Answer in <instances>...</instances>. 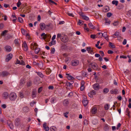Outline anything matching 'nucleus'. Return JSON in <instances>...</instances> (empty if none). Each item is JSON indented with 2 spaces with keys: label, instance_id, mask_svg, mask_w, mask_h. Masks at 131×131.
Returning <instances> with one entry per match:
<instances>
[{
  "label": "nucleus",
  "instance_id": "1",
  "mask_svg": "<svg viewBox=\"0 0 131 131\" xmlns=\"http://www.w3.org/2000/svg\"><path fill=\"white\" fill-rule=\"evenodd\" d=\"M17 97L16 94L14 92L11 93L9 95V99L12 101H15Z\"/></svg>",
  "mask_w": 131,
  "mask_h": 131
},
{
  "label": "nucleus",
  "instance_id": "2",
  "mask_svg": "<svg viewBox=\"0 0 131 131\" xmlns=\"http://www.w3.org/2000/svg\"><path fill=\"white\" fill-rule=\"evenodd\" d=\"M79 61L77 60H73L71 62V64L73 66H77L79 64Z\"/></svg>",
  "mask_w": 131,
  "mask_h": 131
},
{
  "label": "nucleus",
  "instance_id": "3",
  "mask_svg": "<svg viewBox=\"0 0 131 131\" xmlns=\"http://www.w3.org/2000/svg\"><path fill=\"white\" fill-rule=\"evenodd\" d=\"M79 14L81 16L83 19L85 20H89V18L87 16L84 15L83 13H80V14L79 13Z\"/></svg>",
  "mask_w": 131,
  "mask_h": 131
},
{
  "label": "nucleus",
  "instance_id": "4",
  "mask_svg": "<svg viewBox=\"0 0 131 131\" xmlns=\"http://www.w3.org/2000/svg\"><path fill=\"white\" fill-rule=\"evenodd\" d=\"M86 50L89 53L92 54H94V52H93V49L91 47H87Z\"/></svg>",
  "mask_w": 131,
  "mask_h": 131
},
{
  "label": "nucleus",
  "instance_id": "5",
  "mask_svg": "<svg viewBox=\"0 0 131 131\" xmlns=\"http://www.w3.org/2000/svg\"><path fill=\"white\" fill-rule=\"evenodd\" d=\"M12 57L13 55L11 53L7 55L5 59L6 61V62H8L12 58Z\"/></svg>",
  "mask_w": 131,
  "mask_h": 131
},
{
  "label": "nucleus",
  "instance_id": "6",
  "mask_svg": "<svg viewBox=\"0 0 131 131\" xmlns=\"http://www.w3.org/2000/svg\"><path fill=\"white\" fill-rule=\"evenodd\" d=\"M9 74V73L7 71H3L2 72L1 75L3 77L8 76Z\"/></svg>",
  "mask_w": 131,
  "mask_h": 131
},
{
  "label": "nucleus",
  "instance_id": "7",
  "mask_svg": "<svg viewBox=\"0 0 131 131\" xmlns=\"http://www.w3.org/2000/svg\"><path fill=\"white\" fill-rule=\"evenodd\" d=\"M22 47H24L25 48L24 49V51H26L28 50V48L26 42L24 41L22 44Z\"/></svg>",
  "mask_w": 131,
  "mask_h": 131
},
{
  "label": "nucleus",
  "instance_id": "8",
  "mask_svg": "<svg viewBox=\"0 0 131 131\" xmlns=\"http://www.w3.org/2000/svg\"><path fill=\"white\" fill-rule=\"evenodd\" d=\"M110 92L111 94H117L118 93V91L117 89H115L111 90L110 91Z\"/></svg>",
  "mask_w": 131,
  "mask_h": 131
},
{
  "label": "nucleus",
  "instance_id": "9",
  "mask_svg": "<svg viewBox=\"0 0 131 131\" xmlns=\"http://www.w3.org/2000/svg\"><path fill=\"white\" fill-rule=\"evenodd\" d=\"M93 87L94 89L96 90H98L100 88L99 84L98 83H95L94 84Z\"/></svg>",
  "mask_w": 131,
  "mask_h": 131
},
{
  "label": "nucleus",
  "instance_id": "10",
  "mask_svg": "<svg viewBox=\"0 0 131 131\" xmlns=\"http://www.w3.org/2000/svg\"><path fill=\"white\" fill-rule=\"evenodd\" d=\"M20 119L18 118H17L15 119V124L16 126H18L20 125Z\"/></svg>",
  "mask_w": 131,
  "mask_h": 131
},
{
  "label": "nucleus",
  "instance_id": "11",
  "mask_svg": "<svg viewBox=\"0 0 131 131\" xmlns=\"http://www.w3.org/2000/svg\"><path fill=\"white\" fill-rule=\"evenodd\" d=\"M5 51L7 52H10L12 50L11 47L9 46H6L5 47Z\"/></svg>",
  "mask_w": 131,
  "mask_h": 131
},
{
  "label": "nucleus",
  "instance_id": "12",
  "mask_svg": "<svg viewBox=\"0 0 131 131\" xmlns=\"http://www.w3.org/2000/svg\"><path fill=\"white\" fill-rule=\"evenodd\" d=\"M8 97V94L6 92H4L3 94V97L4 99H7Z\"/></svg>",
  "mask_w": 131,
  "mask_h": 131
},
{
  "label": "nucleus",
  "instance_id": "13",
  "mask_svg": "<svg viewBox=\"0 0 131 131\" xmlns=\"http://www.w3.org/2000/svg\"><path fill=\"white\" fill-rule=\"evenodd\" d=\"M85 83L84 81H82L81 83L80 90L81 91H83L84 89V85Z\"/></svg>",
  "mask_w": 131,
  "mask_h": 131
},
{
  "label": "nucleus",
  "instance_id": "14",
  "mask_svg": "<svg viewBox=\"0 0 131 131\" xmlns=\"http://www.w3.org/2000/svg\"><path fill=\"white\" fill-rule=\"evenodd\" d=\"M69 100L68 99H65L63 101V104L65 106H67L69 104Z\"/></svg>",
  "mask_w": 131,
  "mask_h": 131
},
{
  "label": "nucleus",
  "instance_id": "15",
  "mask_svg": "<svg viewBox=\"0 0 131 131\" xmlns=\"http://www.w3.org/2000/svg\"><path fill=\"white\" fill-rule=\"evenodd\" d=\"M40 26L41 29L42 30H44L45 28V25L43 23H41L40 24Z\"/></svg>",
  "mask_w": 131,
  "mask_h": 131
},
{
  "label": "nucleus",
  "instance_id": "16",
  "mask_svg": "<svg viewBox=\"0 0 131 131\" xmlns=\"http://www.w3.org/2000/svg\"><path fill=\"white\" fill-rule=\"evenodd\" d=\"M46 123H45L43 124V126L45 130L46 131H48L49 130V127L48 126L46 127Z\"/></svg>",
  "mask_w": 131,
  "mask_h": 131
},
{
  "label": "nucleus",
  "instance_id": "17",
  "mask_svg": "<svg viewBox=\"0 0 131 131\" xmlns=\"http://www.w3.org/2000/svg\"><path fill=\"white\" fill-rule=\"evenodd\" d=\"M60 38L61 40L63 42H65L63 40V38H61V34H58L57 35V39L58 40L59 38Z\"/></svg>",
  "mask_w": 131,
  "mask_h": 131
},
{
  "label": "nucleus",
  "instance_id": "18",
  "mask_svg": "<svg viewBox=\"0 0 131 131\" xmlns=\"http://www.w3.org/2000/svg\"><path fill=\"white\" fill-rule=\"evenodd\" d=\"M97 109L96 107H93L92 109L91 112L93 114H95L97 113Z\"/></svg>",
  "mask_w": 131,
  "mask_h": 131
},
{
  "label": "nucleus",
  "instance_id": "19",
  "mask_svg": "<svg viewBox=\"0 0 131 131\" xmlns=\"http://www.w3.org/2000/svg\"><path fill=\"white\" fill-rule=\"evenodd\" d=\"M74 83V82L73 81H71L70 82H67L66 83V84L68 86H69L70 87H72V84Z\"/></svg>",
  "mask_w": 131,
  "mask_h": 131
},
{
  "label": "nucleus",
  "instance_id": "20",
  "mask_svg": "<svg viewBox=\"0 0 131 131\" xmlns=\"http://www.w3.org/2000/svg\"><path fill=\"white\" fill-rule=\"evenodd\" d=\"M88 25L89 27L91 29H95V26L93 25L92 24L91 22L88 24Z\"/></svg>",
  "mask_w": 131,
  "mask_h": 131
},
{
  "label": "nucleus",
  "instance_id": "21",
  "mask_svg": "<svg viewBox=\"0 0 131 131\" xmlns=\"http://www.w3.org/2000/svg\"><path fill=\"white\" fill-rule=\"evenodd\" d=\"M92 68L94 70L97 69L98 66L97 64L96 63H94L92 65Z\"/></svg>",
  "mask_w": 131,
  "mask_h": 131
},
{
  "label": "nucleus",
  "instance_id": "22",
  "mask_svg": "<svg viewBox=\"0 0 131 131\" xmlns=\"http://www.w3.org/2000/svg\"><path fill=\"white\" fill-rule=\"evenodd\" d=\"M12 37V36L11 35L7 34L5 37L4 39L5 40H7L9 39Z\"/></svg>",
  "mask_w": 131,
  "mask_h": 131
},
{
  "label": "nucleus",
  "instance_id": "23",
  "mask_svg": "<svg viewBox=\"0 0 131 131\" xmlns=\"http://www.w3.org/2000/svg\"><path fill=\"white\" fill-rule=\"evenodd\" d=\"M113 35L116 36L117 38H121V34L118 32H115Z\"/></svg>",
  "mask_w": 131,
  "mask_h": 131
},
{
  "label": "nucleus",
  "instance_id": "24",
  "mask_svg": "<svg viewBox=\"0 0 131 131\" xmlns=\"http://www.w3.org/2000/svg\"><path fill=\"white\" fill-rule=\"evenodd\" d=\"M46 71V74L47 75L49 74L51 72V70L50 68H47Z\"/></svg>",
  "mask_w": 131,
  "mask_h": 131
},
{
  "label": "nucleus",
  "instance_id": "25",
  "mask_svg": "<svg viewBox=\"0 0 131 131\" xmlns=\"http://www.w3.org/2000/svg\"><path fill=\"white\" fill-rule=\"evenodd\" d=\"M56 97H53L51 99V102L52 103H54L56 101Z\"/></svg>",
  "mask_w": 131,
  "mask_h": 131
},
{
  "label": "nucleus",
  "instance_id": "26",
  "mask_svg": "<svg viewBox=\"0 0 131 131\" xmlns=\"http://www.w3.org/2000/svg\"><path fill=\"white\" fill-rule=\"evenodd\" d=\"M88 101L87 100H83L82 101L83 105L84 106H86L88 103Z\"/></svg>",
  "mask_w": 131,
  "mask_h": 131
},
{
  "label": "nucleus",
  "instance_id": "27",
  "mask_svg": "<svg viewBox=\"0 0 131 131\" xmlns=\"http://www.w3.org/2000/svg\"><path fill=\"white\" fill-rule=\"evenodd\" d=\"M109 46L110 47L112 48H115V45L110 42H109Z\"/></svg>",
  "mask_w": 131,
  "mask_h": 131
},
{
  "label": "nucleus",
  "instance_id": "28",
  "mask_svg": "<svg viewBox=\"0 0 131 131\" xmlns=\"http://www.w3.org/2000/svg\"><path fill=\"white\" fill-rule=\"evenodd\" d=\"M82 75L84 77H86L87 75V74L86 73L83 71H82L81 72Z\"/></svg>",
  "mask_w": 131,
  "mask_h": 131
},
{
  "label": "nucleus",
  "instance_id": "29",
  "mask_svg": "<svg viewBox=\"0 0 131 131\" xmlns=\"http://www.w3.org/2000/svg\"><path fill=\"white\" fill-rule=\"evenodd\" d=\"M105 23L107 24H110L111 23V21L109 19L107 18H106L105 19Z\"/></svg>",
  "mask_w": 131,
  "mask_h": 131
},
{
  "label": "nucleus",
  "instance_id": "30",
  "mask_svg": "<svg viewBox=\"0 0 131 131\" xmlns=\"http://www.w3.org/2000/svg\"><path fill=\"white\" fill-rule=\"evenodd\" d=\"M23 111L25 112H27L28 111V109L27 107H25L23 108Z\"/></svg>",
  "mask_w": 131,
  "mask_h": 131
},
{
  "label": "nucleus",
  "instance_id": "31",
  "mask_svg": "<svg viewBox=\"0 0 131 131\" xmlns=\"http://www.w3.org/2000/svg\"><path fill=\"white\" fill-rule=\"evenodd\" d=\"M112 3L113 4L117 6L118 5V2L117 1L114 0L112 1Z\"/></svg>",
  "mask_w": 131,
  "mask_h": 131
},
{
  "label": "nucleus",
  "instance_id": "32",
  "mask_svg": "<svg viewBox=\"0 0 131 131\" xmlns=\"http://www.w3.org/2000/svg\"><path fill=\"white\" fill-rule=\"evenodd\" d=\"M8 31V30H4L3 31L2 34H1V35L2 36H4L6 34H7Z\"/></svg>",
  "mask_w": 131,
  "mask_h": 131
},
{
  "label": "nucleus",
  "instance_id": "33",
  "mask_svg": "<svg viewBox=\"0 0 131 131\" xmlns=\"http://www.w3.org/2000/svg\"><path fill=\"white\" fill-rule=\"evenodd\" d=\"M41 36H43L42 38L44 39H45L46 37H47V35L46 34L44 33H43L41 35Z\"/></svg>",
  "mask_w": 131,
  "mask_h": 131
},
{
  "label": "nucleus",
  "instance_id": "34",
  "mask_svg": "<svg viewBox=\"0 0 131 131\" xmlns=\"http://www.w3.org/2000/svg\"><path fill=\"white\" fill-rule=\"evenodd\" d=\"M40 50V49L39 48L37 47H36L35 50V53L36 54H38V53L39 51Z\"/></svg>",
  "mask_w": 131,
  "mask_h": 131
},
{
  "label": "nucleus",
  "instance_id": "35",
  "mask_svg": "<svg viewBox=\"0 0 131 131\" xmlns=\"http://www.w3.org/2000/svg\"><path fill=\"white\" fill-rule=\"evenodd\" d=\"M37 73L39 76L41 78H43V75L42 74V73L41 72H37Z\"/></svg>",
  "mask_w": 131,
  "mask_h": 131
},
{
  "label": "nucleus",
  "instance_id": "36",
  "mask_svg": "<svg viewBox=\"0 0 131 131\" xmlns=\"http://www.w3.org/2000/svg\"><path fill=\"white\" fill-rule=\"evenodd\" d=\"M109 90L107 88H104L103 90V92L105 93H107L109 91Z\"/></svg>",
  "mask_w": 131,
  "mask_h": 131
},
{
  "label": "nucleus",
  "instance_id": "37",
  "mask_svg": "<svg viewBox=\"0 0 131 131\" xmlns=\"http://www.w3.org/2000/svg\"><path fill=\"white\" fill-rule=\"evenodd\" d=\"M18 21L21 23H22L23 22V19L20 17H18Z\"/></svg>",
  "mask_w": 131,
  "mask_h": 131
},
{
  "label": "nucleus",
  "instance_id": "38",
  "mask_svg": "<svg viewBox=\"0 0 131 131\" xmlns=\"http://www.w3.org/2000/svg\"><path fill=\"white\" fill-rule=\"evenodd\" d=\"M68 79L69 80H73L74 79V78L71 75H68L67 77Z\"/></svg>",
  "mask_w": 131,
  "mask_h": 131
},
{
  "label": "nucleus",
  "instance_id": "39",
  "mask_svg": "<svg viewBox=\"0 0 131 131\" xmlns=\"http://www.w3.org/2000/svg\"><path fill=\"white\" fill-rule=\"evenodd\" d=\"M46 2H48L50 4H53L54 2L51 0H46Z\"/></svg>",
  "mask_w": 131,
  "mask_h": 131
},
{
  "label": "nucleus",
  "instance_id": "40",
  "mask_svg": "<svg viewBox=\"0 0 131 131\" xmlns=\"http://www.w3.org/2000/svg\"><path fill=\"white\" fill-rule=\"evenodd\" d=\"M50 130L52 131V130L55 131L56 130V128L54 126L51 127L50 128Z\"/></svg>",
  "mask_w": 131,
  "mask_h": 131
},
{
  "label": "nucleus",
  "instance_id": "41",
  "mask_svg": "<svg viewBox=\"0 0 131 131\" xmlns=\"http://www.w3.org/2000/svg\"><path fill=\"white\" fill-rule=\"evenodd\" d=\"M19 97L22 98H23L24 97V96L23 93L21 92H20L19 93Z\"/></svg>",
  "mask_w": 131,
  "mask_h": 131
},
{
  "label": "nucleus",
  "instance_id": "42",
  "mask_svg": "<svg viewBox=\"0 0 131 131\" xmlns=\"http://www.w3.org/2000/svg\"><path fill=\"white\" fill-rule=\"evenodd\" d=\"M105 12H107L109 10V8L108 6H106L104 9Z\"/></svg>",
  "mask_w": 131,
  "mask_h": 131
},
{
  "label": "nucleus",
  "instance_id": "43",
  "mask_svg": "<svg viewBox=\"0 0 131 131\" xmlns=\"http://www.w3.org/2000/svg\"><path fill=\"white\" fill-rule=\"evenodd\" d=\"M21 31L23 35H26V31L23 28H21Z\"/></svg>",
  "mask_w": 131,
  "mask_h": 131
},
{
  "label": "nucleus",
  "instance_id": "44",
  "mask_svg": "<svg viewBox=\"0 0 131 131\" xmlns=\"http://www.w3.org/2000/svg\"><path fill=\"white\" fill-rule=\"evenodd\" d=\"M25 83V81L23 79H21L20 83V84L21 85H22L24 84Z\"/></svg>",
  "mask_w": 131,
  "mask_h": 131
},
{
  "label": "nucleus",
  "instance_id": "45",
  "mask_svg": "<svg viewBox=\"0 0 131 131\" xmlns=\"http://www.w3.org/2000/svg\"><path fill=\"white\" fill-rule=\"evenodd\" d=\"M126 112L127 114V115L129 116V113L130 112L129 111V109L128 108H127L126 109Z\"/></svg>",
  "mask_w": 131,
  "mask_h": 131
},
{
  "label": "nucleus",
  "instance_id": "46",
  "mask_svg": "<svg viewBox=\"0 0 131 131\" xmlns=\"http://www.w3.org/2000/svg\"><path fill=\"white\" fill-rule=\"evenodd\" d=\"M19 40L18 39H16L14 40V43L15 44H18L19 43Z\"/></svg>",
  "mask_w": 131,
  "mask_h": 131
},
{
  "label": "nucleus",
  "instance_id": "47",
  "mask_svg": "<svg viewBox=\"0 0 131 131\" xmlns=\"http://www.w3.org/2000/svg\"><path fill=\"white\" fill-rule=\"evenodd\" d=\"M119 24V21H115L113 23V24L114 26L118 25Z\"/></svg>",
  "mask_w": 131,
  "mask_h": 131
},
{
  "label": "nucleus",
  "instance_id": "48",
  "mask_svg": "<svg viewBox=\"0 0 131 131\" xmlns=\"http://www.w3.org/2000/svg\"><path fill=\"white\" fill-rule=\"evenodd\" d=\"M103 34V36L104 38H106L107 37H108V36L107 34V32H104Z\"/></svg>",
  "mask_w": 131,
  "mask_h": 131
},
{
  "label": "nucleus",
  "instance_id": "49",
  "mask_svg": "<svg viewBox=\"0 0 131 131\" xmlns=\"http://www.w3.org/2000/svg\"><path fill=\"white\" fill-rule=\"evenodd\" d=\"M8 126H9L10 128L11 129H13L14 128L13 125L12 123H9L8 124Z\"/></svg>",
  "mask_w": 131,
  "mask_h": 131
},
{
  "label": "nucleus",
  "instance_id": "50",
  "mask_svg": "<svg viewBox=\"0 0 131 131\" xmlns=\"http://www.w3.org/2000/svg\"><path fill=\"white\" fill-rule=\"evenodd\" d=\"M91 94H92L93 96L95 95L96 94V92L94 90H92L91 91Z\"/></svg>",
  "mask_w": 131,
  "mask_h": 131
},
{
  "label": "nucleus",
  "instance_id": "51",
  "mask_svg": "<svg viewBox=\"0 0 131 131\" xmlns=\"http://www.w3.org/2000/svg\"><path fill=\"white\" fill-rule=\"evenodd\" d=\"M104 108H105V109L106 110H108L109 108V105L108 104H106L105 105V106Z\"/></svg>",
  "mask_w": 131,
  "mask_h": 131
},
{
  "label": "nucleus",
  "instance_id": "52",
  "mask_svg": "<svg viewBox=\"0 0 131 131\" xmlns=\"http://www.w3.org/2000/svg\"><path fill=\"white\" fill-rule=\"evenodd\" d=\"M36 95V93H35V91H33L32 92V97H35Z\"/></svg>",
  "mask_w": 131,
  "mask_h": 131
},
{
  "label": "nucleus",
  "instance_id": "53",
  "mask_svg": "<svg viewBox=\"0 0 131 131\" xmlns=\"http://www.w3.org/2000/svg\"><path fill=\"white\" fill-rule=\"evenodd\" d=\"M112 15L111 13H108L107 14V16L108 17H110Z\"/></svg>",
  "mask_w": 131,
  "mask_h": 131
},
{
  "label": "nucleus",
  "instance_id": "54",
  "mask_svg": "<svg viewBox=\"0 0 131 131\" xmlns=\"http://www.w3.org/2000/svg\"><path fill=\"white\" fill-rule=\"evenodd\" d=\"M21 4V2H20L19 1L18 2L17 4V7H19L20 5Z\"/></svg>",
  "mask_w": 131,
  "mask_h": 131
},
{
  "label": "nucleus",
  "instance_id": "55",
  "mask_svg": "<svg viewBox=\"0 0 131 131\" xmlns=\"http://www.w3.org/2000/svg\"><path fill=\"white\" fill-rule=\"evenodd\" d=\"M100 53L101 54V56L102 57H103L104 56V54L103 52L102 51H100Z\"/></svg>",
  "mask_w": 131,
  "mask_h": 131
},
{
  "label": "nucleus",
  "instance_id": "56",
  "mask_svg": "<svg viewBox=\"0 0 131 131\" xmlns=\"http://www.w3.org/2000/svg\"><path fill=\"white\" fill-rule=\"evenodd\" d=\"M31 82L30 81L27 82V85L28 87H29L31 85Z\"/></svg>",
  "mask_w": 131,
  "mask_h": 131
},
{
  "label": "nucleus",
  "instance_id": "57",
  "mask_svg": "<svg viewBox=\"0 0 131 131\" xmlns=\"http://www.w3.org/2000/svg\"><path fill=\"white\" fill-rule=\"evenodd\" d=\"M55 51V49L54 48H53L51 49V53L52 54H53L54 53Z\"/></svg>",
  "mask_w": 131,
  "mask_h": 131
},
{
  "label": "nucleus",
  "instance_id": "58",
  "mask_svg": "<svg viewBox=\"0 0 131 131\" xmlns=\"http://www.w3.org/2000/svg\"><path fill=\"white\" fill-rule=\"evenodd\" d=\"M4 7L5 8H7L8 7L9 8L10 7V6H9V5L8 4H4Z\"/></svg>",
  "mask_w": 131,
  "mask_h": 131
},
{
  "label": "nucleus",
  "instance_id": "59",
  "mask_svg": "<svg viewBox=\"0 0 131 131\" xmlns=\"http://www.w3.org/2000/svg\"><path fill=\"white\" fill-rule=\"evenodd\" d=\"M42 87H41L39 88L38 89V92L39 93H40L42 90Z\"/></svg>",
  "mask_w": 131,
  "mask_h": 131
},
{
  "label": "nucleus",
  "instance_id": "60",
  "mask_svg": "<svg viewBox=\"0 0 131 131\" xmlns=\"http://www.w3.org/2000/svg\"><path fill=\"white\" fill-rule=\"evenodd\" d=\"M68 112H66L65 113H64L63 114L64 116L66 117L67 118L68 117V116L67 115L68 114Z\"/></svg>",
  "mask_w": 131,
  "mask_h": 131
},
{
  "label": "nucleus",
  "instance_id": "61",
  "mask_svg": "<svg viewBox=\"0 0 131 131\" xmlns=\"http://www.w3.org/2000/svg\"><path fill=\"white\" fill-rule=\"evenodd\" d=\"M108 53L109 54H112L113 53V52L111 50H108Z\"/></svg>",
  "mask_w": 131,
  "mask_h": 131
},
{
  "label": "nucleus",
  "instance_id": "62",
  "mask_svg": "<svg viewBox=\"0 0 131 131\" xmlns=\"http://www.w3.org/2000/svg\"><path fill=\"white\" fill-rule=\"evenodd\" d=\"M67 14L69 16L72 17H73L74 16L73 15V14L72 13H68Z\"/></svg>",
  "mask_w": 131,
  "mask_h": 131
},
{
  "label": "nucleus",
  "instance_id": "63",
  "mask_svg": "<svg viewBox=\"0 0 131 131\" xmlns=\"http://www.w3.org/2000/svg\"><path fill=\"white\" fill-rule=\"evenodd\" d=\"M95 35H91L90 37L91 38L93 39L95 38Z\"/></svg>",
  "mask_w": 131,
  "mask_h": 131
},
{
  "label": "nucleus",
  "instance_id": "64",
  "mask_svg": "<svg viewBox=\"0 0 131 131\" xmlns=\"http://www.w3.org/2000/svg\"><path fill=\"white\" fill-rule=\"evenodd\" d=\"M127 42V41L126 39H124L123 42V44L124 45H125L126 44Z\"/></svg>",
  "mask_w": 131,
  "mask_h": 131
}]
</instances>
